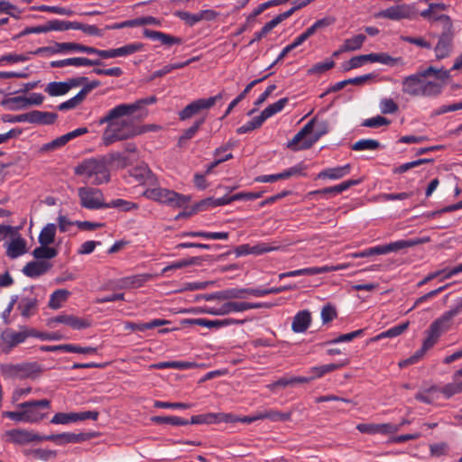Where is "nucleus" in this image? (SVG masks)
I'll return each instance as SVG.
<instances>
[{
    "label": "nucleus",
    "mask_w": 462,
    "mask_h": 462,
    "mask_svg": "<svg viewBox=\"0 0 462 462\" xmlns=\"http://www.w3.org/2000/svg\"><path fill=\"white\" fill-rule=\"evenodd\" d=\"M311 323V314L309 310H300L293 317L291 330L295 333L305 332Z\"/></svg>",
    "instance_id": "nucleus-23"
},
{
    "label": "nucleus",
    "mask_w": 462,
    "mask_h": 462,
    "mask_svg": "<svg viewBox=\"0 0 462 462\" xmlns=\"http://www.w3.org/2000/svg\"><path fill=\"white\" fill-rule=\"evenodd\" d=\"M119 208L122 211L127 212V211H131L134 209H137L138 205L132 201L125 200L122 199H113L112 201L107 203L106 208Z\"/></svg>",
    "instance_id": "nucleus-52"
},
{
    "label": "nucleus",
    "mask_w": 462,
    "mask_h": 462,
    "mask_svg": "<svg viewBox=\"0 0 462 462\" xmlns=\"http://www.w3.org/2000/svg\"><path fill=\"white\" fill-rule=\"evenodd\" d=\"M25 253V241L23 238L13 239L6 251L7 256L14 259Z\"/></svg>",
    "instance_id": "nucleus-41"
},
{
    "label": "nucleus",
    "mask_w": 462,
    "mask_h": 462,
    "mask_svg": "<svg viewBox=\"0 0 462 462\" xmlns=\"http://www.w3.org/2000/svg\"><path fill=\"white\" fill-rule=\"evenodd\" d=\"M10 440L16 444H25L34 441L37 437L31 431L23 430H11L6 432Z\"/></svg>",
    "instance_id": "nucleus-28"
},
{
    "label": "nucleus",
    "mask_w": 462,
    "mask_h": 462,
    "mask_svg": "<svg viewBox=\"0 0 462 462\" xmlns=\"http://www.w3.org/2000/svg\"><path fill=\"white\" fill-rule=\"evenodd\" d=\"M361 183V180H347L337 185L310 191L309 196L321 195L325 197H335L353 186Z\"/></svg>",
    "instance_id": "nucleus-17"
},
{
    "label": "nucleus",
    "mask_w": 462,
    "mask_h": 462,
    "mask_svg": "<svg viewBox=\"0 0 462 462\" xmlns=\"http://www.w3.org/2000/svg\"><path fill=\"white\" fill-rule=\"evenodd\" d=\"M102 64L103 63L100 60H90L88 58H84V57L60 59V68H63V67H67V66H74V67L99 66Z\"/></svg>",
    "instance_id": "nucleus-27"
},
{
    "label": "nucleus",
    "mask_w": 462,
    "mask_h": 462,
    "mask_svg": "<svg viewBox=\"0 0 462 462\" xmlns=\"http://www.w3.org/2000/svg\"><path fill=\"white\" fill-rule=\"evenodd\" d=\"M443 23V29L434 48L437 60L448 57L453 50L454 27L449 16L442 14L437 18Z\"/></svg>",
    "instance_id": "nucleus-5"
},
{
    "label": "nucleus",
    "mask_w": 462,
    "mask_h": 462,
    "mask_svg": "<svg viewBox=\"0 0 462 462\" xmlns=\"http://www.w3.org/2000/svg\"><path fill=\"white\" fill-rule=\"evenodd\" d=\"M414 14L415 11L412 5L408 4H399L379 11L374 14V18L401 21L404 19H411Z\"/></svg>",
    "instance_id": "nucleus-12"
},
{
    "label": "nucleus",
    "mask_w": 462,
    "mask_h": 462,
    "mask_svg": "<svg viewBox=\"0 0 462 462\" xmlns=\"http://www.w3.org/2000/svg\"><path fill=\"white\" fill-rule=\"evenodd\" d=\"M206 117H207L206 115L200 116L199 118L195 120V122L193 123V125L190 127H189L188 129H186L184 131L182 135L180 136V138H179L180 145H182L186 141L193 138L197 134V133L199 132L201 125L205 123Z\"/></svg>",
    "instance_id": "nucleus-36"
},
{
    "label": "nucleus",
    "mask_w": 462,
    "mask_h": 462,
    "mask_svg": "<svg viewBox=\"0 0 462 462\" xmlns=\"http://www.w3.org/2000/svg\"><path fill=\"white\" fill-rule=\"evenodd\" d=\"M57 114L46 111H31V124H38L42 125H52L57 119Z\"/></svg>",
    "instance_id": "nucleus-29"
},
{
    "label": "nucleus",
    "mask_w": 462,
    "mask_h": 462,
    "mask_svg": "<svg viewBox=\"0 0 462 462\" xmlns=\"http://www.w3.org/2000/svg\"><path fill=\"white\" fill-rule=\"evenodd\" d=\"M143 195L154 201H158L160 203L167 204L172 207H183L189 201L188 198L185 196L175 192L174 190L162 189L159 187L154 188H147Z\"/></svg>",
    "instance_id": "nucleus-6"
},
{
    "label": "nucleus",
    "mask_w": 462,
    "mask_h": 462,
    "mask_svg": "<svg viewBox=\"0 0 462 462\" xmlns=\"http://www.w3.org/2000/svg\"><path fill=\"white\" fill-rule=\"evenodd\" d=\"M319 274L318 267H309V268H302L298 269L295 271H290L286 273H282L279 274L278 278L279 280H282L286 277H296L300 275H316Z\"/></svg>",
    "instance_id": "nucleus-51"
},
{
    "label": "nucleus",
    "mask_w": 462,
    "mask_h": 462,
    "mask_svg": "<svg viewBox=\"0 0 462 462\" xmlns=\"http://www.w3.org/2000/svg\"><path fill=\"white\" fill-rule=\"evenodd\" d=\"M75 173L96 185L107 182L110 178L106 162L97 159L85 160L75 168Z\"/></svg>",
    "instance_id": "nucleus-4"
},
{
    "label": "nucleus",
    "mask_w": 462,
    "mask_h": 462,
    "mask_svg": "<svg viewBox=\"0 0 462 462\" xmlns=\"http://www.w3.org/2000/svg\"><path fill=\"white\" fill-rule=\"evenodd\" d=\"M144 37L152 41H159L162 45L171 46L173 44L183 43L182 38L176 37L162 32L153 31L145 28L143 32Z\"/></svg>",
    "instance_id": "nucleus-19"
},
{
    "label": "nucleus",
    "mask_w": 462,
    "mask_h": 462,
    "mask_svg": "<svg viewBox=\"0 0 462 462\" xmlns=\"http://www.w3.org/2000/svg\"><path fill=\"white\" fill-rule=\"evenodd\" d=\"M351 165L349 163L343 166H337L333 168H327L319 172L317 178L319 180H340L348 175L351 171Z\"/></svg>",
    "instance_id": "nucleus-22"
},
{
    "label": "nucleus",
    "mask_w": 462,
    "mask_h": 462,
    "mask_svg": "<svg viewBox=\"0 0 462 462\" xmlns=\"http://www.w3.org/2000/svg\"><path fill=\"white\" fill-rule=\"evenodd\" d=\"M420 244L419 239L397 240L384 245L385 253L398 252L405 248L412 247Z\"/></svg>",
    "instance_id": "nucleus-38"
},
{
    "label": "nucleus",
    "mask_w": 462,
    "mask_h": 462,
    "mask_svg": "<svg viewBox=\"0 0 462 462\" xmlns=\"http://www.w3.org/2000/svg\"><path fill=\"white\" fill-rule=\"evenodd\" d=\"M364 335L363 329H357L355 331H352L350 333L342 334L338 336L337 337L331 339L327 342V344H337V343H343V342H350L354 340L355 338L360 337Z\"/></svg>",
    "instance_id": "nucleus-57"
},
{
    "label": "nucleus",
    "mask_w": 462,
    "mask_h": 462,
    "mask_svg": "<svg viewBox=\"0 0 462 462\" xmlns=\"http://www.w3.org/2000/svg\"><path fill=\"white\" fill-rule=\"evenodd\" d=\"M52 265L48 261H33L28 263L23 273L28 277H37L47 273Z\"/></svg>",
    "instance_id": "nucleus-25"
},
{
    "label": "nucleus",
    "mask_w": 462,
    "mask_h": 462,
    "mask_svg": "<svg viewBox=\"0 0 462 462\" xmlns=\"http://www.w3.org/2000/svg\"><path fill=\"white\" fill-rule=\"evenodd\" d=\"M461 313L462 309L455 304L449 310L444 312L439 318L435 319L426 330L427 337L424 339L421 347L405 362L408 364H414L418 362V360L420 359L429 349L437 344L440 336L451 328L452 319Z\"/></svg>",
    "instance_id": "nucleus-3"
},
{
    "label": "nucleus",
    "mask_w": 462,
    "mask_h": 462,
    "mask_svg": "<svg viewBox=\"0 0 462 462\" xmlns=\"http://www.w3.org/2000/svg\"><path fill=\"white\" fill-rule=\"evenodd\" d=\"M347 362L342 363V364H328L323 365L319 366H313L310 367L308 371L310 378H311V381L320 378L323 375L331 373L335 370H337L346 365Z\"/></svg>",
    "instance_id": "nucleus-30"
},
{
    "label": "nucleus",
    "mask_w": 462,
    "mask_h": 462,
    "mask_svg": "<svg viewBox=\"0 0 462 462\" xmlns=\"http://www.w3.org/2000/svg\"><path fill=\"white\" fill-rule=\"evenodd\" d=\"M104 224L90 222V221H69L64 217H60V232H69L70 234H74L76 229H79L82 231H93L101 226Z\"/></svg>",
    "instance_id": "nucleus-14"
},
{
    "label": "nucleus",
    "mask_w": 462,
    "mask_h": 462,
    "mask_svg": "<svg viewBox=\"0 0 462 462\" xmlns=\"http://www.w3.org/2000/svg\"><path fill=\"white\" fill-rule=\"evenodd\" d=\"M224 97V92H219L217 95L207 98H198L188 104L183 109L178 112V116L180 121L188 120L196 115L208 110L219 102Z\"/></svg>",
    "instance_id": "nucleus-7"
},
{
    "label": "nucleus",
    "mask_w": 462,
    "mask_h": 462,
    "mask_svg": "<svg viewBox=\"0 0 462 462\" xmlns=\"http://www.w3.org/2000/svg\"><path fill=\"white\" fill-rule=\"evenodd\" d=\"M3 105L10 110H18L24 108L27 106L26 97L17 96L7 98L3 102Z\"/></svg>",
    "instance_id": "nucleus-54"
},
{
    "label": "nucleus",
    "mask_w": 462,
    "mask_h": 462,
    "mask_svg": "<svg viewBox=\"0 0 462 462\" xmlns=\"http://www.w3.org/2000/svg\"><path fill=\"white\" fill-rule=\"evenodd\" d=\"M99 413L96 411H87L81 412H60V424H69L79 420H96Z\"/></svg>",
    "instance_id": "nucleus-21"
},
{
    "label": "nucleus",
    "mask_w": 462,
    "mask_h": 462,
    "mask_svg": "<svg viewBox=\"0 0 462 462\" xmlns=\"http://www.w3.org/2000/svg\"><path fill=\"white\" fill-rule=\"evenodd\" d=\"M36 308V299L24 298L18 305V310H20L21 315L24 318H30L35 313Z\"/></svg>",
    "instance_id": "nucleus-42"
},
{
    "label": "nucleus",
    "mask_w": 462,
    "mask_h": 462,
    "mask_svg": "<svg viewBox=\"0 0 462 462\" xmlns=\"http://www.w3.org/2000/svg\"><path fill=\"white\" fill-rule=\"evenodd\" d=\"M170 321L167 319H154L149 322H127L125 328L132 331L144 332L146 330L153 329L155 328L169 324Z\"/></svg>",
    "instance_id": "nucleus-26"
},
{
    "label": "nucleus",
    "mask_w": 462,
    "mask_h": 462,
    "mask_svg": "<svg viewBox=\"0 0 462 462\" xmlns=\"http://www.w3.org/2000/svg\"><path fill=\"white\" fill-rule=\"evenodd\" d=\"M329 125L327 121H321L317 124V128L313 136L309 139L303 140L300 148L301 149H310L313 146V144L318 142V140L328 133Z\"/></svg>",
    "instance_id": "nucleus-31"
},
{
    "label": "nucleus",
    "mask_w": 462,
    "mask_h": 462,
    "mask_svg": "<svg viewBox=\"0 0 462 462\" xmlns=\"http://www.w3.org/2000/svg\"><path fill=\"white\" fill-rule=\"evenodd\" d=\"M289 99L287 97H283L276 101L275 103L269 105L267 107H265L262 113L261 117L263 121L267 120L268 118L272 117L275 114L281 112L285 106L287 105Z\"/></svg>",
    "instance_id": "nucleus-37"
},
{
    "label": "nucleus",
    "mask_w": 462,
    "mask_h": 462,
    "mask_svg": "<svg viewBox=\"0 0 462 462\" xmlns=\"http://www.w3.org/2000/svg\"><path fill=\"white\" fill-rule=\"evenodd\" d=\"M194 313H205L215 316H224L234 312H240L239 301H227L217 307H198Z\"/></svg>",
    "instance_id": "nucleus-15"
},
{
    "label": "nucleus",
    "mask_w": 462,
    "mask_h": 462,
    "mask_svg": "<svg viewBox=\"0 0 462 462\" xmlns=\"http://www.w3.org/2000/svg\"><path fill=\"white\" fill-rule=\"evenodd\" d=\"M282 247L281 244L277 241L258 242L254 245L244 244L236 247L235 254L237 257L248 254L262 255L266 253L279 251Z\"/></svg>",
    "instance_id": "nucleus-11"
},
{
    "label": "nucleus",
    "mask_w": 462,
    "mask_h": 462,
    "mask_svg": "<svg viewBox=\"0 0 462 462\" xmlns=\"http://www.w3.org/2000/svg\"><path fill=\"white\" fill-rule=\"evenodd\" d=\"M1 371L4 375L14 379H34L42 372L37 363L4 365L1 366Z\"/></svg>",
    "instance_id": "nucleus-8"
},
{
    "label": "nucleus",
    "mask_w": 462,
    "mask_h": 462,
    "mask_svg": "<svg viewBox=\"0 0 462 462\" xmlns=\"http://www.w3.org/2000/svg\"><path fill=\"white\" fill-rule=\"evenodd\" d=\"M233 202V199H231V196H223L221 198L214 199V198H208L203 200H201L198 208L201 210H206L208 208L219 207V206H225L228 205Z\"/></svg>",
    "instance_id": "nucleus-34"
},
{
    "label": "nucleus",
    "mask_w": 462,
    "mask_h": 462,
    "mask_svg": "<svg viewBox=\"0 0 462 462\" xmlns=\"http://www.w3.org/2000/svg\"><path fill=\"white\" fill-rule=\"evenodd\" d=\"M439 392L446 399L462 393V381L454 380L452 383L445 384Z\"/></svg>",
    "instance_id": "nucleus-49"
},
{
    "label": "nucleus",
    "mask_w": 462,
    "mask_h": 462,
    "mask_svg": "<svg viewBox=\"0 0 462 462\" xmlns=\"http://www.w3.org/2000/svg\"><path fill=\"white\" fill-rule=\"evenodd\" d=\"M449 71L430 66L402 79V92L411 97H435L443 88L444 81L448 79Z\"/></svg>",
    "instance_id": "nucleus-1"
},
{
    "label": "nucleus",
    "mask_w": 462,
    "mask_h": 462,
    "mask_svg": "<svg viewBox=\"0 0 462 462\" xmlns=\"http://www.w3.org/2000/svg\"><path fill=\"white\" fill-rule=\"evenodd\" d=\"M365 57L368 58L369 62H378L384 65L393 66L397 64L401 58H393L388 53L380 52V53H369L365 54Z\"/></svg>",
    "instance_id": "nucleus-39"
},
{
    "label": "nucleus",
    "mask_w": 462,
    "mask_h": 462,
    "mask_svg": "<svg viewBox=\"0 0 462 462\" xmlns=\"http://www.w3.org/2000/svg\"><path fill=\"white\" fill-rule=\"evenodd\" d=\"M91 81H88L86 77H78L69 79L67 81L60 82V96L65 95L69 89L82 86V88Z\"/></svg>",
    "instance_id": "nucleus-40"
},
{
    "label": "nucleus",
    "mask_w": 462,
    "mask_h": 462,
    "mask_svg": "<svg viewBox=\"0 0 462 462\" xmlns=\"http://www.w3.org/2000/svg\"><path fill=\"white\" fill-rule=\"evenodd\" d=\"M182 236L203 237L205 239L227 240L229 234L227 232H189Z\"/></svg>",
    "instance_id": "nucleus-43"
},
{
    "label": "nucleus",
    "mask_w": 462,
    "mask_h": 462,
    "mask_svg": "<svg viewBox=\"0 0 462 462\" xmlns=\"http://www.w3.org/2000/svg\"><path fill=\"white\" fill-rule=\"evenodd\" d=\"M267 78V76H264L261 79H254L253 81H251L246 87L235 98L231 101V103L228 105L224 116H222V118L226 117V116H228L231 111L245 97V96L249 93V91L255 86L257 85L258 83L263 81L265 79Z\"/></svg>",
    "instance_id": "nucleus-33"
},
{
    "label": "nucleus",
    "mask_w": 462,
    "mask_h": 462,
    "mask_svg": "<svg viewBox=\"0 0 462 462\" xmlns=\"http://www.w3.org/2000/svg\"><path fill=\"white\" fill-rule=\"evenodd\" d=\"M93 434L91 433H74V432H64L60 433V445L67 443H81L86 440L92 439Z\"/></svg>",
    "instance_id": "nucleus-32"
},
{
    "label": "nucleus",
    "mask_w": 462,
    "mask_h": 462,
    "mask_svg": "<svg viewBox=\"0 0 462 462\" xmlns=\"http://www.w3.org/2000/svg\"><path fill=\"white\" fill-rule=\"evenodd\" d=\"M30 336H36V330L23 328L20 331H14L7 328L0 335V348L3 353L8 354L14 347L24 342Z\"/></svg>",
    "instance_id": "nucleus-9"
},
{
    "label": "nucleus",
    "mask_w": 462,
    "mask_h": 462,
    "mask_svg": "<svg viewBox=\"0 0 462 462\" xmlns=\"http://www.w3.org/2000/svg\"><path fill=\"white\" fill-rule=\"evenodd\" d=\"M366 40V36L364 34H357L352 38L346 39L342 46L344 51H353L359 50Z\"/></svg>",
    "instance_id": "nucleus-45"
},
{
    "label": "nucleus",
    "mask_w": 462,
    "mask_h": 462,
    "mask_svg": "<svg viewBox=\"0 0 462 462\" xmlns=\"http://www.w3.org/2000/svg\"><path fill=\"white\" fill-rule=\"evenodd\" d=\"M98 86H100L98 80H92L90 83L86 84L76 96L60 104V111L77 107L86 98L87 95Z\"/></svg>",
    "instance_id": "nucleus-16"
},
{
    "label": "nucleus",
    "mask_w": 462,
    "mask_h": 462,
    "mask_svg": "<svg viewBox=\"0 0 462 462\" xmlns=\"http://www.w3.org/2000/svg\"><path fill=\"white\" fill-rule=\"evenodd\" d=\"M334 66L335 62L332 60H328L323 62H318L309 69V74H322L327 70L332 69Z\"/></svg>",
    "instance_id": "nucleus-64"
},
{
    "label": "nucleus",
    "mask_w": 462,
    "mask_h": 462,
    "mask_svg": "<svg viewBox=\"0 0 462 462\" xmlns=\"http://www.w3.org/2000/svg\"><path fill=\"white\" fill-rule=\"evenodd\" d=\"M408 325H409L408 323H402V324L394 326V327L378 334L375 337L374 340H381V339L386 338V337H395L401 335L402 332H404L407 329Z\"/></svg>",
    "instance_id": "nucleus-50"
},
{
    "label": "nucleus",
    "mask_w": 462,
    "mask_h": 462,
    "mask_svg": "<svg viewBox=\"0 0 462 462\" xmlns=\"http://www.w3.org/2000/svg\"><path fill=\"white\" fill-rule=\"evenodd\" d=\"M380 111L383 115L394 114L398 111V105L392 98H383L379 104Z\"/></svg>",
    "instance_id": "nucleus-61"
},
{
    "label": "nucleus",
    "mask_w": 462,
    "mask_h": 462,
    "mask_svg": "<svg viewBox=\"0 0 462 462\" xmlns=\"http://www.w3.org/2000/svg\"><path fill=\"white\" fill-rule=\"evenodd\" d=\"M88 132L87 127H79L77 128L69 133H67L65 134H62L60 136V147L67 144L71 140L75 139L76 137H79L80 135H83Z\"/></svg>",
    "instance_id": "nucleus-59"
},
{
    "label": "nucleus",
    "mask_w": 462,
    "mask_h": 462,
    "mask_svg": "<svg viewBox=\"0 0 462 462\" xmlns=\"http://www.w3.org/2000/svg\"><path fill=\"white\" fill-rule=\"evenodd\" d=\"M381 147V143L374 139H360L352 144L354 151H375Z\"/></svg>",
    "instance_id": "nucleus-44"
},
{
    "label": "nucleus",
    "mask_w": 462,
    "mask_h": 462,
    "mask_svg": "<svg viewBox=\"0 0 462 462\" xmlns=\"http://www.w3.org/2000/svg\"><path fill=\"white\" fill-rule=\"evenodd\" d=\"M50 402L46 399L40 400V401H32V402H25L23 403H20L18 407L20 409H24L25 412L28 413V415H31L30 417H32L33 419H27V421L29 422H34L38 421L39 420L42 419L46 415V411L49 408Z\"/></svg>",
    "instance_id": "nucleus-13"
},
{
    "label": "nucleus",
    "mask_w": 462,
    "mask_h": 462,
    "mask_svg": "<svg viewBox=\"0 0 462 462\" xmlns=\"http://www.w3.org/2000/svg\"><path fill=\"white\" fill-rule=\"evenodd\" d=\"M56 234V226L54 224H48L40 233L39 242L42 245H48L54 240Z\"/></svg>",
    "instance_id": "nucleus-48"
},
{
    "label": "nucleus",
    "mask_w": 462,
    "mask_h": 462,
    "mask_svg": "<svg viewBox=\"0 0 462 462\" xmlns=\"http://www.w3.org/2000/svg\"><path fill=\"white\" fill-rule=\"evenodd\" d=\"M152 420L157 424H170L173 426H186L189 420L178 416H155Z\"/></svg>",
    "instance_id": "nucleus-47"
},
{
    "label": "nucleus",
    "mask_w": 462,
    "mask_h": 462,
    "mask_svg": "<svg viewBox=\"0 0 462 462\" xmlns=\"http://www.w3.org/2000/svg\"><path fill=\"white\" fill-rule=\"evenodd\" d=\"M390 124H391V121L389 119H387L386 117L382 116H376L365 119L362 123V125L365 126V127H370V128H378V127H381L383 125H389Z\"/></svg>",
    "instance_id": "nucleus-58"
},
{
    "label": "nucleus",
    "mask_w": 462,
    "mask_h": 462,
    "mask_svg": "<svg viewBox=\"0 0 462 462\" xmlns=\"http://www.w3.org/2000/svg\"><path fill=\"white\" fill-rule=\"evenodd\" d=\"M51 30H58V21L57 20L51 21L47 24H44V25L26 27L19 34H17L14 37V39L23 37V36L30 34V33H42V32H49Z\"/></svg>",
    "instance_id": "nucleus-35"
},
{
    "label": "nucleus",
    "mask_w": 462,
    "mask_h": 462,
    "mask_svg": "<svg viewBox=\"0 0 462 462\" xmlns=\"http://www.w3.org/2000/svg\"><path fill=\"white\" fill-rule=\"evenodd\" d=\"M217 422V415L216 413H206L194 415L190 418V424H213Z\"/></svg>",
    "instance_id": "nucleus-55"
},
{
    "label": "nucleus",
    "mask_w": 462,
    "mask_h": 462,
    "mask_svg": "<svg viewBox=\"0 0 462 462\" xmlns=\"http://www.w3.org/2000/svg\"><path fill=\"white\" fill-rule=\"evenodd\" d=\"M263 122L264 121L263 120L261 116H255L252 120L243 125L242 126L238 127L236 129V133L239 134H244L252 132L259 128L263 124Z\"/></svg>",
    "instance_id": "nucleus-53"
},
{
    "label": "nucleus",
    "mask_w": 462,
    "mask_h": 462,
    "mask_svg": "<svg viewBox=\"0 0 462 462\" xmlns=\"http://www.w3.org/2000/svg\"><path fill=\"white\" fill-rule=\"evenodd\" d=\"M243 291L241 289H228L221 291H217V300H229V299H243Z\"/></svg>",
    "instance_id": "nucleus-60"
},
{
    "label": "nucleus",
    "mask_w": 462,
    "mask_h": 462,
    "mask_svg": "<svg viewBox=\"0 0 462 462\" xmlns=\"http://www.w3.org/2000/svg\"><path fill=\"white\" fill-rule=\"evenodd\" d=\"M303 170H304V167L300 163L297 164L293 167H291L289 169H286L283 171L277 173L278 180H286V179H289L293 176L302 175Z\"/></svg>",
    "instance_id": "nucleus-62"
},
{
    "label": "nucleus",
    "mask_w": 462,
    "mask_h": 462,
    "mask_svg": "<svg viewBox=\"0 0 462 462\" xmlns=\"http://www.w3.org/2000/svg\"><path fill=\"white\" fill-rule=\"evenodd\" d=\"M143 49L140 42H133L116 49L104 50L102 59H112L116 57H126Z\"/></svg>",
    "instance_id": "nucleus-18"
},
{
    "label": "nucleus",
    "mask_w": 462,
    "mask_h": 462,
    "mask_svg": "<svg viewBox=\"0 0 462 462\" xmlns=\"http://www.w3.org/2000/svg\"><path fill=\"white\" fill-rule=\"evenodd\" d=\"M78 194L83 208L90 210L106 208L107 203L104 201V196L100 189L83 187L79 189Z\"/></svg>",
    "instance_id": "nucleus-10"
},
{
    "label": "nucleus",
    "mask_w": 462,
    "mask_h": 462,
    "mask_svg": "<svg viewBox=\"0 0 462 462\" xmlns=\"http://www.w3.org/2000/svg\"><path fill=\"white\" fill-rule=\"evenodd\" d=\"M57 254V251L55 248L48 247L47 245H41L36 247L32 255L37 259V261H48Z\"/></svg>",
    "instance_id": "nucleus-46"
},
{
    "label": "nucleus",
    "mask_w": 462,
    "mask_h": 462,
    "mask_svg": "<svg viewBox=\"0 0 462 462\" xmlns=\"http://www.w3.org/2000/svg\"><path fill=\"white\" fill-rule=\"evenodd\" d=\"M130 177L139 184L153 186L156 183V178L147 166H138L130 171Z\"/></svg>",
    "instance_id": "nucleus-20"
},
{
    "label": "nucleus",
    "mask_w": 462,
    "mask_h": 462,
    "mask_svg": "<svg viewBox=\"0 0 462 462\" xmlns=\"http://www.w3.org/2000/svg\"><path fill=\"white\" fill-rule=\"evenodd\" d=\"M265 420L271 421H287L291 419V413H283L276 410H265Z\"/></svg>",
    "instance_id": "nucleus-63"
},
{
    "label": "nucleus",
    "mask_w": 462,
    "mask_h": 462,
    "mask_svg": "<svg viewBox=\"0 0 462 462\" xmlns=\"http://www.w3.org/2000/svg\"><path fill=\"white\" fill-rule=\"evenodd\" d=\"M60 324H64L73 329H84L90 327L91 322L88 319L79 318L72 314H60Z\"/></svg>",
    "instance_id": "nucleus-24"
},
{
    "label": "nucleus",
    "mask_w": 462,
    "mask_h": 462,
    "mask_svg": "<svg viewBox=\"0 0 462 462\" xmlns=\"http://www.w3.org/2000/svg\"><path fill=\"white\" fill-rule=\"evenodd\" d=\"M431 162V160L430 159H418L416 161H412V162H406V163H403L398 167H395L393 170V172L395 173V174H402V173H404L413 168H416L421 164H424V163H427V162Z\"/></svg>",
    "instance_id": "nucleus-56"
},
{
    "label": "nucleus",
    "mask_w": 462,
    "mask_h": 462,
    "mask_svg": "<svg viewBox=\"0 0 462 462\" xmlns=\"http://www.w3.org/2000/svg\"><path fill=\"white\" fill-rule=\"evenodd\" d=\"M134 113V106L122 103L109 109L98 120L99 125L106 124V128L102 134V142L106 146L132 138L139 134L137 127L128 118Z\"/></svg>",
    "instance_id": "nucleus-2"
}]
</instances>
